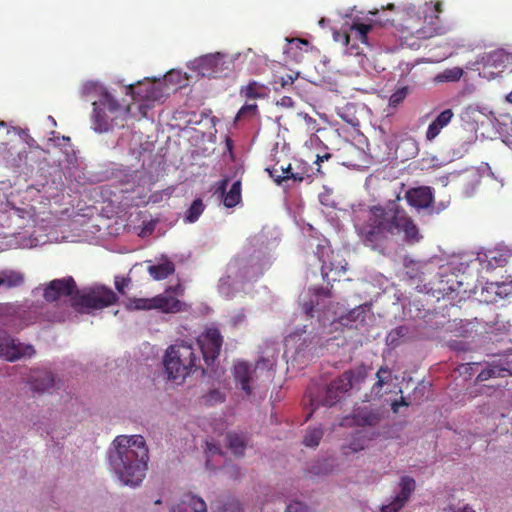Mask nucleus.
Here are the masks:
<instances>
[{"label":"nucleus","mask_w":512,"mask_h":512,"mask_svg":"<svg viewBox=\"0 0 512 512\" xmlns=\"http://www.w3.org/2000/svg\"><path fill=\"white\" fill-rule=\"evenodd\" d=\"M218 512H241L240 502L236 499H230L218 507Z\"/></svg>","instance_id":"obj_44"},{"label":"nucleus","mask_w":512,"mask_h":512,"mask_svg":"<svg viewBox=\"0 0 512 512\" xmlns=\"http://www.w3.org/2000/svg\"><path fill=\"white\" fill-rule=\"evenodd\" d=\"M226 145H227L228 150L231 151L233 148V142L230 138L226 139Z\"/></svg>","instance_id":"obj_55"},{"label":"nucleus","mask_w":512,"mask_h":512,"mask_svg":"<svg viewBox=\"0 0 512 512\" xmlns=\"http://www.w3.org/2000/svg\"><path fill=\"white\" fill-rule=\"evenodd\" d=\"M285 512H309V508L304 503L295 501L286 507Z\"/></svg>","instance_id":"obj_45"},{"label":"nucleus","mask_w":512,"mask_h":512,"mask_svg":"<svg viewBox=\"0 0 512 512\" xmlns=\"http://www.w3.org/2000/svg\"><path fill=\"white\" fill-rule=\"evenodd\" d=\"M361 243L382 255L399 241L412 245L422 238L412 217L400 204L399 195L384 204L369 206L365 220L355 224Z\"/></svg>","instance_id":"obj_1"},{"label":"nucleus","mask_w":512,"mask_h":512,"mask_svg":"<svg viewBox=\"0 0 512 512\" xmlns=\"http://www.w3.org/2000/svg\"><path fill=\"white\" fill-rule=\"evenodd\" d=\"M459 512H475L471 507L465 506Z\"/></svg>","instance_id":"obj_56"},{"label":"nucleus","mask_w":512,"mask_h":512,"mask_svg":"<svg viewBox=\"0 0 512 512\" xmlns=\"http://www.w3.org/2000/svg\"><path fill=\"white\" fill-rule=\"evenodd\" d=\"M148 272L155 280H164L174 274L175 265L172 261L165 259L162 263L149 266Z\"/></svg>","instance_id":"obj_26"},{"label":"nucleus","mask_w":512,"mask_h":512,"mask_svg":"<svg viewBox=\"0 0 512 512\" xmlns=\"http://www.w3.org/2000/svg\"><path fill=\"white\" fill-rule=\"evenodd\" d=\"M408 89L407 87H402L396 90L389 98V106L397 107L400 103L404 101L407 97Z\"/></svg>","instance_id":"obj_43"},{"label":"nucleus","mask_w":512,"mask_h":512,"mask_svg":"<svg viewBox=\"0 0 512 512\" xmlns=\"http://www.w3.org/2000/svg\"><path fill=\"white\" fill-rule=\"evenodd\" d=\"M293 81H294V79L292 78V76H288V79H283V78H282L281 86H282V87H285V86H286V85H288V84H290V85H291V84L293 83Z\"/></svg>","instance_id":"obj_52"},{"label":"nucleus","mask_w":512,"mask_h":512,"mask_svg":"<svg viewBox=\"0 0 512 512\" xmlns=\"http://www.w3.org/2000/svg\"><path fill=\"white\" fill-rule=\"evenodd\" d=\"M110 464L124 485L138 486L147 470L148 449L141 435L117 436Z\"/></svg>","instance_id":"obj_2"},{"label":"nucleus","mask_w":512,"mask_h":512,"mask_svg":"<svg viewBox=\"0 0 512 512\" xmlns=\"http://www.w3.org/2000/svg\"><path fill=\"white\" fill-rule=\"evenodd\" d=\"M229 183V178H224L218 183V187L216 189L217 193H220L223 196V204L227 208H233L241 202L242 195V184L240 180L235 181L230 190L226 192L227 186Z\"/></svg>","instance_id":"obj_17"},{"label":"nucleus","mask_w":512,"mask_h":512,"mask_svg":"<svg viewBox=\"0 0 512 512\" xmlns=\"http://www.w3.org/2000/svg\"><path fill=\"white\" fill-rule=\"evenodd\" d=\"M370 309L367 305H359L346 314L340 316L339 321L342 325L352 326L353 324H363L368 316Z\"/></svg>","instance_id":"obj_24"},{"label":"nucleus","mask_w":512,"mask_h":512,"mask_svg":"<svg viewBox=\"0 0 512 512\" xmlns=\"http://www.w3.org/2000/svg\"><path fill=\"white\" fill-rule=\"evenodd\" d=\"M452 109L442 111L428 126L426 131V140L433 141L453 119Z\"/></svg>","instance_id":"obj_22"},{"label":"nucleus","mask_w":512,"mask_h":512,"mask_svg":"<svg viewBox=\"0 0 512 512\" xmlns=\"http://www.w3.org/2000/svg\"><path fill=\"white\" fill-rule=\"evenodd\" d=\"M161 503V500H156L155 501V504H160Z\"/></svg>","instance_id":"obj_63"},{"label":"nucleus","mask_w":512,"mask_h":512,"mask_svg":"<svg viewBox=\"0 0 512 512\" xmlns=\"http://www.w3.org/2000/svg\"><path fill=\"white\" fill-rule=\"evenodd\" d=\"M495 56H497V57H503V54H495V55H492L491 57H495Z\"/></svg>","instance_id":"obj_62"},{"label":"nucleus","mask_w":512,"mask_h":512,"mask_svg":"<svg viewBox=\"0 0 512 512\" xmlns=\"http://www.w3.org/2000/svg\"><path fill=\"white\" fill-rule=\"evenodd\" d=\"M258 113V106L256 103H252V104H245L243 105L237 115H236V118L235 120H241L243 118H252L254 116H256Z\"/></svg>","instance_id":"obj_40"},{"label":"nucleus","mask_w":512,"mask_h":512,"mask_svg":"<svg viewBox=\"0 0 512 512\" xmlns=\"http://www.w3.org/2000/svg\"><path fill=\"white\" fill-rule=\"evenodd\" d=\"M94 88V84L87 83L83 86V94H86L89 92L90 89Z\"/></svg>","instance_id":"obj_53"},{"label":"nucleus","mask_w":512,"mask_h":512,"mask_svg":"<svg viewBox=\"0 0 512 512\" xmlns=\"http://www.w3.org/2000/svg\"><path fill=\"white\" fill-rule=\"evenodd\" d=\"M507 285L505 284H490L482 291L483 301L487 303L497 302L498 298L502 299L506 293Z\"/></svg>","instance_id":"obj_30"},{"label":"nucleus","mask_w":512,"mask_h":512,"mask_svg":"<svg viewBox=\"0 0 512 512\" xmlns=\"http://www.w3.org/2000/svg\"><path fill=\"white\" fill-rule=\"evenodd\" d=\"M126 308L130 311L134 310H153L152 298H130L126 303Z\"/></svg>","instance_id":"obj_35"},{"label":"nucleus","mask_w":512,"mask_h":512,"mask_svg":"<svg viewBox=\"0 0 512 512\" xmlns=\"http://www.w3.org/2000/svg\"><path fill=\"white\" fill-rule=\"evenodd\" d=\"M477 260L482 269L492 271L498 267L506 265L512 266V249L508 247H499L489 250L486 253L479 255Z\"/></svg>","instance_id":"obj_12"},{"label":"nucleus","mask_w":512,"mask_h":512,"mask_svg":"<svg viewBox=\"0 0 512 512\" xmlns=\"http://www.w3.org/2000/svg\"><path fill=\"white\" fill-rule=\"evenodd\" d=\"M76 291L79 290L75 280L73 277L67 276L50 281L44 289L43 297L48 302L57 301L61 297H70L71 300L76 295Z\"/></svg>","instance_id":"obj_9"},{"label":"nucleus","mask_w":512,"mask_h":512,"mask_svg":"<svg viewBox=\"0 0 512 512\" xmlns=\"http://www.w3.org/2000/svg\"><path fill=\"white\" fill-rule=\"evenodd\" d=\"M7 126L6 122L0 120V128H5Z\"/></svg>","instance_id":"obj_61"},{"label":"nucleus","mask_w":512,"mask_h":512,"mask_svg":"<svg viewBox=\"0 0 512 512\" xmlns=\"http://www.w3.org/2000/svg\"><path fill=\"white\" fill-rule=\"evenodd\" d=\"M164 367L170 379L183 381L200 367V358L192 344L176 343L166 350Z\"/></svg>","instance_id":"obj_4"},{"label":"nucleus","mask_w":512,"mask_h":512,"mask_svg":"<svg viewBox=\"0 0 512 512\" xmlns=\"http://www.w3.org/2000/svg\"><path fill=\"white\" fill-rule=\"evenodd\" d=\"M226 443L227 447L231 450V452L234 455H244V451L247 445V441L244 435L238 434L236 432H229L226 435Z\"/></svg>","instance_id":"obj_27"},{"label":"nucleus","mask_w":512,"mask_h":512,"mask_svg":"<svg viewBox=\"0 0 512 512\" xmlns=\"http://www.w3.org/2000/svg\"><path fill=\"white\" fill-rule=\"evenodd\" d=\"M351 53H353V50H355V54H360V52L357 50V48L354 46V44L350 47Z\"/></svg>","instance_id":"obj_58"},{"label":"nucleus","mask_w":512,"mask_h":512,"mask_svg":"<svg viewBox=\"0 0 512 512\" xmlns=\"http://www.w3.org/2000/svg\"><path fill=\"white\" fill-rule=\"evenodd\" d=\"M342 119H344L347 123L351 124L352 126H357L359 124V121L354 118V119H350V118H346L344 115H341Z\"/></svg>","instance_id":"obj_51"},{"label":"nucleus","mask_w":512,"mask_h":512,"mask_svg":"<svg viewBox=\"0 0 512 512\" xmlns=\"http://www.w3.org/2000/svg\"><path fill=\"white\" fill-rule=\"evenodd\" d=\"M399 491L392 500L381 506V512H399L408 502L416 489V482L410 476H403L398 484Z\"/></svg>","instance_id":"obj_11"},{"label":"nucleus","mask_w":512,"mask_h":512,"mask_svg":"<svg viewBox=\"0 0 512 512\" xmlns=\"http://www.w3.org/2000/svg\"><path fill=\"white\" fill-rule=\"evenodd\" d=\"M29 384L32 391L44 393L54 386L55 377L53 373L48 370H34L29 377Z\"/></svg>","instance_id":"obj_21"},{"label":"nucleus","mask_w":512,"mask_h":512,"mask_svg":"<svg viewBox=\"0 0 512 512\" xmlns=\"http://www.w3.org/2000/svg\"><path fill=\"white\" fill-rule=\"evenodd\" d=\"M405 198L412 207L417 209L428 208L433 202V192L427 186L411 188L406 192Z\"/></svg>","instance_id":"obj_19"},{"label":"nucleus","mask_w":512,"mask_h":512,"mask_svg":"<svg viewBox=\"0 0 512 512\" xmlns=\"http://www.w3.org/2000/svg\"><path fill=\"white\" fill-rule=\"evenodd\" d=\"M372 29L370 24L364 23H353L350 26V32H344L343 34L335 33L334 39L341 41L344 45H350L351 39L359 41L362 44H368V33Z\"/></svg>","instance_id":"obj_18"},{"label":"nucleus","mask_w":512,"mask_h":512,"mask_svg":"<svg viewBox=\"0 0 512 512\" xmlns=\"http://www.w3.org/2000/svg\"><path fill=\"white\" fill-rule=\"evenodd\" d=\"M278 105L280 106H283V107H286V108H289V107H293L294 106V102L292 100L291 97L289 96H284L282 97L278 102H277Z\"/></svg>","instance_id":"obj_48"},{"label":"nucleus","mask_w":512,"mask_h":512,"mask_svg":"<svg viewBox=\"0 0 512 512\" xmlns=\"http://www.w3.org/2000/svg\"><path fill=\"white\" fill-rule=\"evenodd\" d=\"M399 405H407V403H406L404 400H402V401H401V403L394 402V403L392 404V409H393V411H394V412H397V411H398V406H399Z\"/></svg>","instance_id":"obj_54"},{"label":"nucleus","mask_w":512,"mask_h":512,"mask_svg":"<svg viewBox=\"0 0 512 512\" xmlns=\"http://www.w3.org/2000/svg\"><path fill=\"white\" fill-rule=\"evenodd\" d=\"M33 354L35 350L32 345L22 344L8 334L0 335V357L5 360L13 362Z\"/></svg>","instance_id":"obj_10"},{"label":"nucleus","mask_w":512,"mask_h":512,"mask_svg":"<svg viewBox=\"0 0 512 512\" xmlns=\"http://www.w3.org/2000/svg\"><path fill=\"white\" fill-rule=\"evenodd\" d=\"M330 157H331V154H329V153H326V154H324L322 156L317 155V158L315 160V164L318 165V167L316 169L318 172L320 171V162H323L324 160H328Z\"/></svg>","instance_id":"obj_50"},{"label":"nucleus","mask_w":512,"mask_h":512,"mask_svg":"<svg viewBox=\"0 0 512 512\" xmlns=\"http://www.w3.org/2000/svg\"><path fill=\"white\" fill-rule=\"evenodd\" d=\"M93 105V125L98 132H105L109 129V120L105 114V110L99 107L98 102L94 101Z\"/></svg>","instance_id":"obj_31"},{"label":"nucleus","mask_w":512,"mask_h":512,"mask_svg":"<svg viewBox=\"0 0 512 512\" xmlns=\"http://www.w3.org/2000/svg\"><path fill=\"white\" fill-rule=\"evenodd\" d=\"M240 94L247 99H261L267 95L266 87L254 80L250 81L246 86H242Z\"/></svg>","instance_id":"obj_28"},{"label":"nucleus","mask_w":512,"mask_h":512,"mask_svg":"<svg viewBox=\"0 0 512 512\" xmlns=\"http://www.w3.org/2000/svg\"><path fill=\"white\" fill-rule=\"evenodd\" d=\"M204 399L207 404L215 405L218 403H223L226 400V396L220 390L212 389L204 396Z\"/></svg>","instance_id":"obj_42"},{"label":"nucleus","mask_w":512,"mask_h":512,"mask_svg":"<svg viewBox=\"0 0 512 512\" xmlns=\"http://www.w3.org/2000/svg\"><path fill=\"white\" fill-rule=\"evenodd\" d=\"M172 512H207L205 501L191 493L183 496L179 504L173 507Z\"/></svg>","instance_id":"obj_23"},{"label":"nucleus","mask_w":512,"mask_h":512,"mask_svg":"<svg viewBox=\"0 0 512 512\" xmlns=\"http://www.w3.org/2000/svg\"><path fill=\"white\" fill-rule=\"evenodd\" d=\"M376 382L371 388V397L380 398L382 396V388L385 384L392 381V371L387 366H382L376 373Z\"/></svg>","instance_id":"obj_25"},{"label":"nucleus","mask_w":512,"mask_h":512,"mask_svg":"<svg viewBox=\"0 0 512 512\" xmlns=\"http://www.w3.org/2000/svg\"><path fill=\"white\" fill-rule=\"evenodd\" d=\"M442 11L441 3L437 2L433 7L426 4L422 11L424 17V24L422 26H416L413 24H407L406 30L409 34L415 35L418 39H429L435 35L440 34L441 27L439 23V13Z\"/></svg>","instance_id":"obj_6"},{"label":"nucleus","mask_w":512,"mask_h":512,"mask_svg":"<svg viewBox=\"0 0 512 512\" xmlns=\"http://www.w3.org/2000/svg\"><path fill=\"white\" fill-rule=\"evenodd\" d=\"M1 286L7 288L18 287L23 284L24 277L21 273L16 271H4L0 275Z\"/></svg>","instance_id":"obj_32"},{"label":"nucleus","mask_w":512,"mask_h":512,"mask_svg":"<svg viewBox=\"0 0 512 512\" xmlns=\"http://www.w3.org/2000/svg\"><path fill=\"white\" fill-rule=\"evenodd\" d=\"M297 41H298L300 44L308 45V41H307V40L297 39Z\"/></svg>","instance_id":"obj_60"},{"label":"nucleus","mask_w":512,"mask_h":512,"mask_svg":"<svg viewBox=\"0 0 512 512\" xmlns=\"http://www.w3.org/2000/svg\"><path fill=\"white\" fill-rule=\"evenodd\" d=\"M315 296H324V297H332L331 291L328 288L324 287H313L310 289Z\"/></svg>","instance_id":"obj_47"},{"label":"nucleus","mask_w":512,"mask_h":512,"mask_svg":"<svg viewBox=\"0 0 512 512\" xmlns=\"http://www.w3.org/2000/svg\"><path fill=\"white\" fill-rule=\"evenodd\" d=\"M369 440L365 435H355L350 444L344 447V454L348 455L350 452L356 453L365 449Z\"/></svg>","instance_id":"obj_37"},{"label":"nucleus","mask_w":512,"mask_h":512,"mask_svg":"<svg viewBox=\"0 0 512 512\" xmlns=\"http://www.w3.org/2000/svg\"><path fill=\"white\" fill-rule=\"evenodd\" d=\"M323 434L324 432L321 428L308 429L303 439L304 445L307 447H317Z\"/></svg>","instance_id":"obj_38"},{"label":"nucleus","mask_w":512,"mask_h":512,"mask_svg":"<svg viewBox=\"0 0 512 512\" xmlns=\"http://www.w3.org/2000/svg\"><path fill=\"white\" fill-rule=\"evenodd\" d=\"M266 171L278 185L286 181V178H282L286 174L285 165H279V162H276L272 167L266 168Z\"/></svg>","instance_id":"obj_39"},{"label":"nucleus","mask_w":512,"mask_h":512,"mask_svg":"<svg viewBox=\"0 0 512 512\" xmlns=\"http://www.w3.org/2000/svg\"><path fill=\"white\" fill-rule=\"evenodd\" d=\"M346 261L344 259H341L335 264L334 262H329V264L326 263V261L323 262L321 272L324 280H327V282H330L329 273L335 272V274L344 273L346 271Z\"/></svg>","instance_id":"obj_33"},{"label":"nucleus","mask_w":512,"mask_h":512,"mask_svg":"<svg viewBox=\"0 0 512 512\" xmlns=\"http://www.w3.org/2000/svg\"><path fill=\"white\" fill-rule=\"evenodd\" d=\"M463 73L464 72L460 67H453L444 70L438 78L444 81H458L463 76Z\"/></svg>","instance_id":"obj_41"},{"label":"nucleus","mask_w":512,"mask_h":512,"mask_svg":"<svg viewBox=\"0 0 512 512\" xmlns=\"http://www.w3.org/2000/svg\"><path fill=\"white\" fill-rule=\"evenodd\" d=\"M256 369L246 362H239L234 365L233 375L236 383L240 385L246 396H251L253 387L251 385Z\"/></svg>","instance_id":"obj_16"},{"label":"nucleus","mask_w":512,"mask_h":512,"mask_svg":"<svg viewBox=\"0 0 512 512\" xmlns=\"http://www.w3.org/2000/svg\"><path fill=\"white\" fill-rule=\"evenodd\" d=\"M225 56L221 53L208 54L195 61V69L203 77L219 78L229 70Z\"/></svg>","instance_id":"obj_8"},{"label":"nucleus","mask_w":512,"mask_h":512,"mask_svg":"<svg viewBox=\"0 0 512 512\" xmlns=\"http://www.w3.org/2000/svg\"><path fill=\"white\" fill-rule=\"evenodd\" d=\"M303 310L306 313V315L312 317L313 316V310H314V303L313 301H308L303 303Z\"/></svg>","instance_id":"obj_49"},{"label":"nucleus","mask_w":512,"mask_h":512,"mask_svg":"<svg viewBox=\"0 0 512 512\" xmlns=\"http://www.w3.org/2000/svg\"><path fill=\"white\" fill-rule=\"evenodd\" d=\"M181 289L180 285L169 287L165 293L153 297V309L160 310L163 313H177L182 308L180 300L170 294V292L177 293Z\"/></svg>","instance_id":"obj_14"},{"label":"nucleus","mask_w":512,"mask_h":512,"mask_svg":"<svg viewBox=\"0 0 512 512\" xmlns=\"http://www.w3.org/2000/svg\"><path fill=\"white\" fill-rule=\"evenodd\" d=\"M204 208L205 206L202 202V199H195L185 213V221L189 223L196 222L200 215L203 213Z\"/></svg>","instance_id":"obj_34"},{"label":"nucleus","mask_w":512,"mask_h":512,"mask_svg":"<svg viewBox=\"0 0 512 512\" xmlns=\"http://www.w3.org/2000/svg\"><path fill=\"white\" fill-rule=\"evenodd\" d=\"M406 145L412 146V147L414 148V150H417V148H416V142H415V141H413V140H408V141L406 142Z\"/></svg>","instance_id":"obj_57"},{"label":"nucleus","mask_w":512,"mask_h":512,"mask_svg":"<svg viewBox=\"0 0 512 512\" xmlns=\"http://www.w3.org/2000/svg\"><path fill=\"white\" fill-rule=\"evenodd\" d=\"M126 90L134 101L154 102L162 97V90L153 82H138L136 86L129 84Z\"/></svg>","instance_id":"obj_13"},{"label":"nucleus","mask_w":512,"mask_h":512,"mask_svg":"<svg viewBox=\"0 0 512 512\" xmlns=\"http://www.w3.org/2000/svg\"><path fill=\"white\" fill-rule=\"evenodd\" d=\"M131 282V279L130 278H126V277H115V288L116 290L120 293V294H124L125 293V287H127L129 285V283Z\"/></svg>","instance_id":"obj_46"},{"label":"nucleus","mask_w":512,"mask_h":512,"mask_svg":"<svg viewBox=\"0 0 512 512\" xmlns=\"http://www.w3.org/2000/svg\"><path fill=\"white\" fill-rule=\"evenodd\" d=\"M117 294L108 287L96 286L87 291H76L71 299V307L78 313L87 314L92 310H99L115 304Z\"/></svg>","instance_id":"obj_5"},{"label":"nucleus","mask_w":512,"mask_h":512,"mask_svg":"<svg viewBox=\"0 0 512 512\" xmlns=\"http://www.w3.org/2000/svg\"><path fill=\"white\" fill-rule=\"evenodd\" d=\"M367 375L368 370L366 366L360 365L354 369L345 371L341 376L334 379L326 387L322 397H313L312 395H309L312 411L307 415L306 420L312 416V413L319 406L332 407L338 403L350 389H358L367 378Z\"/></svg>","instance_id":"obj_3"},{"label":"nucleus","mask_w":512,"mask_h":512,"mask_svg":"<svg viewBox=\"0 0 512 512\" xmlns=\"http://www.w3.org/2000/svg\"><path fill=\"white\" fill-rule=\"evenodd\" d=\"M506 100L512 103V91L506 96Z\"/></svg>","instance_id":"obj_59"},{"label":"nucleus","mask_w":512,"mask_h":512,"mask_svg":"<svg viewBox=\"0 0 512 512\" xmlns=\"http://www.w3.org/2000/svg\"><path fill=\"white\" fill-rule=\"evenodd\" d=\"M353 419L359 426H376L381 419V412L366 400L363 405L354 409Z\"/></svg>","instance_id":"obj_15"},{"label":"nucleus","mask_w":512,"mask_h":512,"mask_svg":"<svg viewBox=\"0 0 512 512\" xmlns=\"http://www.w3.org/2000/svg\"><path fill=\"white\" fill-rule=\"evenodd\" d=\"M286 174L285 177L287 180H293L294 182H302L306 179H310L313 174V168L308 164V162L302 159H295L292 163H288L285 166Z\"/></svg>","instance_id":"obj_20"},{"label":"nucleus","mask_w":512,"mask_h":512,"mask_svg":"<svg viewBox=\"0 0 512 512\" xmlns=\"http://www.w3.org/2000/svg\"><path fill=\"white\" fill-rule=\"evenodd\" d=\"M197 344L205 363L210 366L218 358L223 345V337L216 327H207L198 337Z\"/></svg>","instance_id":"obj_7"},{"label":"nucleus","mask_w":512,"mask_h":512,"mask_svg":"<svg viewBox=\"0 0 512 512\" xmlns=\"http://www.w3.org/2000/svg\"><path fill=\"white\" fill-rule=\"evenodd\" d=\"M98 105L102 106L103 110H107L112 114H116L121 109L118 101L108 92H104L101 95Z\"/></svg>","instance_id":"obj_36"},{"label":"nucleus","mask_w":512,"mask_h":512,"mask_svg":"<svg viewBox=\"0 0 512 512\" xmlns=\"http://www.w3.org/2000/svg\"><path fill=\"white\" fill-rule=\"evenodd\" d=\"M509 374L508 370L495 364H487L478 374L476 381L484 382L492 378L505 377Z\"/></svg>","instance_id":"obj_29"}]
</instances>
